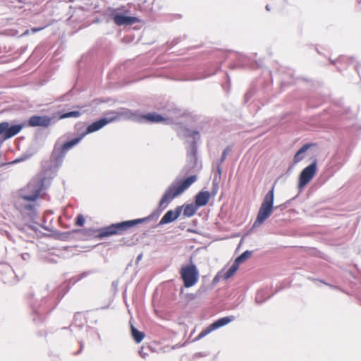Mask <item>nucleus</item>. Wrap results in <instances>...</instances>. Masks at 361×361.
<instances>
[{
    "instance_id": "1",
    "label": "nucleus",
    "mask_w": 361,
    "mask_h": 361,
    "mask_svg": "<svg viewBox=\"0 0 361 361\" xmlns=\"http://www.w3.org/2000/svg\"><path fill=\"white\" fill-rule=\"evenodd\" d=\"M197 179L196 175H192L184 180L173 183L165 191L162 196L159 207L164 209L175 197L182 194Z\"/></svg>"
},
{
    "instance_id": "2",
    "label": "nucleus",
    "mask_w": 361,
    "mask_h": 361,
    "mask_svg": "<svg viewBox=\"0 0 361 361\" xmlns=\"http://www.w3.org/2000/svg\"><path fill=\"white\" fill-rule=\"evenodd\" d=\"M152 218V215H149V216L145 218L137 219L111 224L110 226L99 229L97 231V236L99 238H104L114 235H121L130 227H133L141 223H144L151 219Z\"/></svg>"
},
{
    "instance_id": "3",
    "label": "nucleus",
    "mask_w": 361,
    "mask_h": 361,
    "mask_svg": "<svg viewBox=\"0 0 361 361\" xmlns=\"http://www.w3.org/2000/svg\"><path fill=\"white\" fill-rule=\"evenodd\" d=\"M274 188L273 187L265 195L259 209L253 226L263 224L271 214L274 208Z\"/></svg>"
},
{
    "instance_id": "4",
    "label": "nucleus",
    "mask_w": 361,
    "mask_h": 361,
    "mask_svg": "<svg viewBox=\"0 0 361 361\" xmlns=\"http://www.w3.org/2000/svg\"><path fill=\"white\" fill-rule=\"evenodd\" d=\"M180 275L185 288L195 286L199 280V271L193 264L182 267Z\"/></svg>"
},
{
    "instance_id": "5",
    "label": "nucleus",
    "mask_w": 361,
    "mask_h": 361,
    "mask_svg": "<svg viewBox=\"0 0 361 361\" xmlns=\"http://www.w3.org/2000/svg\"><path fill=\"white\" fill-rule=\"evenodd\" d=\"M83 138L82 135L75 137L70 141L65 142L63 145L59 146L56 144L51 152V158L54 161L61 159L68 150L78 144Z\"/></svg>"
},
{
    "instance_id": "6",
    "label": "nucleus",
    "mask_w": 361,
    "mask_h": 361,
    "mask_svg": "<svg viewBox=\"0 0 361 361\" xmlns=\"http://www.w3.org/2000/svg\"><path fill=\"white\" fill-rule=\"evenodd\" d=\"M317 171V160H314L301 171L298 180V187L302 188L307 185L315 176Z\"/></svg>"
},
{
    "instance_id": "7",
    "label": "nucleus",
    "mask_w": 361,
    "mask_h": 361,
    "mask_svg": "<svg viewBox=\"0 0 361 361\" xmlns=\"http://www.w3.org/2000/svg\"><path fill=\"white\" fill-rule=\"evenodd\" d=\"M235 319L234 316H228L220 318L203 329L197 336V339H200L209 334L212 331L222 327Z\"/></svg>"
},
{
    "instance_id": "8",
    "label": "nucleus",
    "mask_w": 361,
    "mask_h": 361,
    "mask_svg": "<svg viewBox=\"0 0 361 361\" xmlns=\"http://www.w3.org/2000/svg\"><path fill=\"white\" fill-rule=\"evenodd\" d=\"M107 115H112L110 117L111 118H115V121L119 120L120 118H125L141 122V118L140 115L128 109L118 112H109L107 113Z\"/></svg>"
},
{
    "instance_id": "9",
    "label": "nucleus",
    "mask_w": 361,
    "mask_h": 361,
    "mask_svg": "<svg viewBox=\"0 0 361 361\" xmlns=\"http://www.w3.org/2000/svg\"><path fill=\"white\" fill-rule=\"evenodd\" d=\"M113 121H115V118H111V117L104 118L97 121H94L87 126L86 131L83 133L81 135L84 137L86 135L97 131L100 130L102 128H103L104 126Z\"/></svg>"
},
{
    "instance_id": "10",
    "label": "nucleus",
    "mask_w": 361,
    "mask_h": 361,
    "mask_svg": "<svg viewBox=\"0 0 361 361\" xmlns=\"http://www.w3.org/2000/svg\"><path fill=\"white\" fill-rule=\"evenodd\" d=\"M51 118L48 116H32L28 120V126L30 127H48Z\"/></svg>"
},
{
    "instance_id": "11",
    "label": "nucleus",
    "mask_w": 361,
    "mask_h": 361,
    "mask_svg": "<svg viewBox=\"0 0 361 361\" xmlns=\"http://www.w3.org/2000/svg\"><path fill=\"white\" fill-rule=\"evenodd\" d=\"M114 23L118 26L133 25L139 22V19L136 17L126 16L122 13H116L112 18Z\"/></svg>"
},
{
    "instance_id": "12",
    "label": "nucleus",
    "mask_w": 361,
    "mask_h": 361,
    "mask_svg": "<svg viewBox=\"0 0 361 361\" xmlns=\"http://www.w3.org/2000/svg\"><path fill=\"white\" fill-rule=\"evenodd\" d=\"M182 209L180 207H178L175 210H169L161 218L159 224L163 225L171 223L175 221L179 217L181 214Z\"/></svg>"
},
{
    "instance_id": "13",
    "label": "nucleus",
    "mask_w": 361,
    "mask_h": 361,
    "mask_svg": "<svg viewBox=\"0 0 361 361\" xmlns=\"http://www.w3.org/2000/svg\"><path fill=\"white\" fill-rule=\"evenodd\" d=\"M1 123L6 124V127H5V130L4 131V139L3 140H8L18 133L23 129L24 125H14L9 126V123L8 122H1Z\"/></svg>"
},
{
    "instance_id": "14",
    "label": "nucleus",
    "mask_w": 361,
    "mask_h": 361,
    "mask_svg": "<svg viewBox=\"0 0 361 361\" xmlns=\"http://www.w3.org/2000/svg\"><path fill=\"white\" fill-rule=\"evenodd\" d=\"M210 199V193L209 191H201L198 192L195 199L197 207L205 206Z\"/></svg>"
},
{
    "instance_id": "15",
    "label": "nucleus",
    "mask_w": 361,
    "mask_h": 361,
    "mask_svg": "<svg viewBox=\"0 0 361 361\" xmlns=\"http://www.w3.org/2000/svg\"><path fill=\"white\" fill-rule=\"evenodd\" d=\"M141 122L142 120H145L150 123H161L164 122L166 118H164L162 116L154 112V113H149L145 115H141Z\"/></svg>"
},
{
    "instance_id": "16",
    "label": "nucleus",
    "mask_w": 361,
    "mask_h": 361,
    "mask_svg": "<svg viewBox=\"0 0 361 361\" xmlns=\"http://www.w3.org/2000/svg\"><path fill=\"white\" fill-rule=\"evenodd\" d=\"M130 330H131V335H132L134 341L137 343H140L145 337V334L143 332L139 331L133 325H131Z\"/></svg>"
},
{
    "instance_id": "17",
    "label": "nucleus",
    "mask_w": 361,
    "mask_h": 361,
    "mask_svg": "<svg viewBox=\"0 0 361 361\" xmlns=\"http://www.w3.org/2000/svg\"><path fill=\"white\" fill-rule=\"evenodd\" d=\"M310 147V145L305 144L295 154L293 161L295 163H298L302 160L303 156L302 155L303 153H305Z\"/></svg>"
},
{
    "instance_id": "18",
    "label": "nucleus",
    "mask_w": 361,
    "mask_h": 361,
    "mask_svg": "<svg viewBox=\"0 0 361 361\" xmlns=\"http://www.w3.org/2000/svg\"><path fill=\"white\" fill-rule=\"evenodd\" d=\"M196 210H197L196 205L194 206L192 204H187L184 208L183 214L185 216L190 217L195 214Z\"/></svg>"
},
{
    "instance_id": "19",
    "label": "nucleus",
    "mask_w": 361,
    "mask_h": 361,
    "mask_svg": "<svg viewBox=\"0 0 361 361\" xmlns=\"http://www.w3.org/2000/svg\"><path fill=\"white\" fill-rule=\"evenodd\" d=\"M239 264H238L235 261L233 262V264L231 265V267L226 271V272L224 274V278L226 279H228L231 278L238 269Z\"/></svg>"
},
{
    "instance_id": "20",
    "label": "nucleus",
    "mask_w": 361,
    "mask_h": 361,
    "mask_svg": "<svg viewBox=\"0 0 361 361\" xmlns=\"http://www.w3.org/2000/svg\"><path fill=\"white\" fill-rule=\"evenodd\" d=\"M252 255V252L251 251H249V250H246L245 252H244L243 254H241L239 257H238L236 259H235V262L238 263V264H241L243 263V262H245L246 259H247L248 258H250Z\"/></svg>"
},
{
    "instance_id": "21",
    "label": "nucleus",
    "mask_w": 361,
    "mask_h": 361,
    "mask_svg": "<svg viewBox=\"0 0 361 361\" xmlns=\"http://www.w3.org/2000/svg\"><path fill=\"white\" fill-rule=\"evenodd\" d=\"M39 195V190H36L32 195H21V198L27 201H35Z\"/></svg>"
},
{
    "instance_id": "22",
    "label": "nucleus",
    "mask_w": 361,
    "mask_h": 361,
    "mask_svg": "<svg viewBox=\"0 0 361 361\" xmlns=\"http://www.w3.org/2000/svg\"><path fill=\"white\" fill-rule=\"evenodd\" d=\"M81 115L80 112L78 111H73L65 113L59 116L60 119H64L67 118L74 117L78 118Z\"/></svg>"
},
{
    "instance_id": "23",
    "label": "nucleus",
    "mask_w": 361,
    "mask_h": 361,
    "mask_svg": "<svg viewBox=\"0 0 361 361\" xmlns=\"http://www.w3.org/2000/svg\"><path fill=\"white\" fill-rule=\"evenodd\" d=\"M85 220L83 215L78 214L76 218L75 225L78 226H82L85 224Z\"/></svg>"
},
{
    "instance_id": "24",
    "label": "nucleus",
    "mask_w": 361,
    "mask_h": 361,
    "mask_svg": "<svg viewBox=\"0 0 361 361\" xmlns=\"http://www.w3.org/2000/svg\"><path fill=\"white\" fill-rule=\"evenodd\" d=\"M187 136L195 139L196 137H199V132L197 130H188Z\"/></svg>"
},
{
    "instance_id": "25",
    "label": "nucleus",
    "mask_w": 361,
    "mask_h": 361,
    "mask_svg": "<svg viewBox=\"0 0 361 361\" xmlns=\"http://www.w3.org/2000/svg\"><path fill=\"white\" fill-rule=\"evenodd\" d=\"M6 127V124L4 125V123H0V135H3L4 136V131L5 130V127Z\"/></svg>"
},
{
    "instance_id": "26",
    "label": "nucleus",
    "mask_w": 361,
    "mask_h": 361,
    "mask_svg": "<svg viewBox=\"0 0 361 361\" xmlns=\"http://www.w3.org/2000/svg\"><path fill=\"white\" fill-rule=\"evenodd\" d=\"M44 27H33V28H32L31 30H32V32L35 33V32H38V31H40V30H43Z\"/></svg>"
},
{
    "instance_id": "27",
    "label": "nucleus",
    "mask_w": 361,
    "mask_h": 361,
    "mask_svg": "<svg viewBox=\"0 0 361 361\" xmlns=\"http://www.w3.org/2000/svg\"><path fill=\"white\" fill-rule=\"evenodd\" d=\"M24 208L27 210H32L34 208V205L32 204H25L24 206Z\"/></svg>"
},
{
    "instance_id": "28",
    "label": "nucleus",
    "mask_w": 361,
    "mask_h": 361,
    "mask_svg": "<svg viewBox=\"0 0 361 361\" xmlns=\"http://www.w3.org/2000/svg\"><path fill=\"white\" fill-rule=\"evenodd\" d=\"M226 155H227V152H226V150H224V152L222 153V155H221V161H224V160L226 157Z\"/></svg>"
},
{
    "instance_id": "29",
    "label": "nucleus",
    "mask_w": 361,
    "mask_h": 361,
    "mask_svg": "<svg viewBox=\"0 0 361 361\" xmlns=\"http://www.w3.org/2000/svg\"><path fill=\"white\" fill-rule=\"evenodd\" d=\"M7 1H8V4H14L15 1H18L20 4L23 3L21 0H7Z\"/></svg>"
},
{
    "instance_id": "30",
    "label": "nucleus",
    "mask_w": 361,
    "mask_h": 361,
    "mask_svg": "<svg viewBox=\"0 0 361 361\" xmlns=\"http://www.w3.org/2000/svg\"><path fill=\"white\" fill-rule=\"evenodd\" d=\"M145 2L152 4L154 3V0H146Z\"/></svg>"
},
{
    "instance_id": "31",
    "label": "nucleus",
    "mask_w": 361,
    "mask_h": 361,
    "mask_svg": "<svg viewBox=\"0 0 361 361\" xmlns=\"http://www.w3.org/2000/svg\"><path fill=\"white\" fill-rule=\"evenodd\" d=\"M15 7H17V6H15ZM18 8H22V7H23V6H22V5H20V6H18Z\"/></svg>"
}]
</instances>
